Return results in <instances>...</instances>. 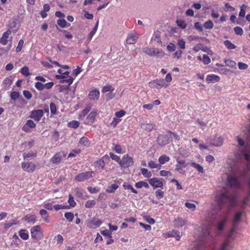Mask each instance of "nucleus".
I'll use <instances>...</instances> for the list:
<instances>
[{"instance_id": "nucleus-47", "label": "nucleus", "mask_w": 250, "mask_h": 250, "mask_svg": "<svg viewBox=\"0 0 250 250\" xmlns=\"http://www.w3.org/2000/svg\"><path fill=\"white\" fill-rule=\"evenodd\" d=\"M123 186L125 189L131 190V191L134 193L137 194L138 193L136 189H135L130 185L127 183H124Z\"/></svg>"}, {"instance_id": "nucleus-38", "label": "nucleus", "mask_w": 250, "mask_h": 250, "mask_svg": "<svg viewBox=\"0 0 250 250\" xmlns=\"http://www.w3.org/2000/svg\"><path fill=\"white\" fill-rule=\"evenodd\" d=\"M12 80L10 78H6L2 82V84L6 89L9 88L12 83Z\"/></svg>"}, {"instance_id": "nucleus-7", "label": "nucleus", "mask_w": 250, "mask_h": 250, "mask_svg": "<svg viewBox=\"0 0 250 250\" xmlns=\"http://www.w3.org/2000/svg\"><path fill=\"white\" fill-rule=\"evenodd\" d=\"M93 171H85L79 173L76 176L75 180L78 182H82L87 180L92 177Z\"/></svg>"}, {"instance_id": "nucleus-45", "label": "nucleus", "mask_w": 250, "mask_h": 250, "mask_svg": "<svg viewBox=\"0 0 250 250\" xmlns=\"http://www.w3.org/2000/svg\"><path fill=\"white\" fill-rule=\"evenodd\" d=\"M64 217L69 222L73 221L74 218V214L71 212H67L64 213Z\"/></svg>"}, {"instance_id": "nucleus-19", "label": "nucleus", "mask_w": 250, "mask_h": 250, "mask_svg": "<svg viewBox=\"0 0 250 250\" xmlns=\"http://www.w3.org/2000/svg\"><path fill=\"white\" fill-rule=\"evenodd\" d=\"M100 96V92L97 89L91 91L88 94V98L90 100L97 101Z\"/></svg>"}, {"instance_id": "nucleus-22", "label": "nucleus", "mask_w": 250, "mask_h": 250, "mask_svg": "<svg viewBox=\"0 0 250 250\" xmlns=\"http://www.w3.org/2000/svg\"><path fill=\"white\" fill-rule=\"evenodd\" d=\"M141 126L142 129L148 132L151 131L156 129L155 125L152 124H142Z\"/></svg>"}, {"instance_id": "nucleus-42", "label": "nucleus", "mask_w": 250, "mask_h": 250, "mask_svg": "<svg viewBox=\"0 0 250 250\" xmlns=\"http://www.w3.org/2000/svg\"><path fill=\"white\" fill-rule=\"evenodd\" d=\"M118 187H119L117 184H112L107 188L106 191L108 193H113L118 188Z\"/></svg>"}, {"instance_id": "nucleus-63", "label": "nucleus", "mask_w": 250, "mask_h": 250, "mask_svg": "<svg viewBox=\"0 0 250 250\" xmlns=\"http://www.w3.org/2000/svg\"><path fill=\"white\" fill-rule=\"evenodd\" d=\"M35 87L40 91L44 89V84L40 82H36L35 84Z\"/></svg>"}, {"instance_id": "nucleus-17", "label": "nucleus", "mask_w": 250, "mask_h": 250, "mask_svg": "<svg viewBox=\"0 0 250 250\" xmlns=\"http://www.w3.org/2000/svg\"><path fill=\"white\" fill-rule=\"evenodd\" d=\"M148 182L154 188H162L163 186V183L157 178L149 179Z\"/></svg>"}, {"instance_id": "nucleus-36", "label": "nucleus", "mask_w": 250, "mask_h": 250, "mask_svg": "<svg viewBox=\"0 0 250 250\" xmlns=\"http://www.w3.org/2000/svg\"><path fill=\"white\" fill-rule=\"evenodd\" d=\"M135 186L137 188H141L145 187L148 188H149L148 184L145 181H140L135 183Z\"/></svg>"}, {"instance_id": "nucleus-32", "label": "nucleus", "mask_w": 250, "mask_h": 250, "mask_svg": "<svg viewBox=\"0 0 250 250\" xmlns=\"http://www.w3.org/2000/svg\"><path fill=\"white\" fill-rule=\"evenodd\" d=\"M57 24L62 28L70 26V24L68 23L64 19H59L57 20Z\"/></svg>"}, {"instance_id": "nucleus-29", "label": "nucleus", "mask_w": 250, "mask_h": 250, "mask_svg": "<svg viewBox=\"0 0 250 250\" xmlns=\"http://www.w3.org/2000/svg\"><path fill=\"white\" fill-rule=\"evenodd\" d=\"M197 58L199 61H202L205 64H208L210 62L209 57L206 54H204L203 57L199 56Z\"/></svg>"}, {"instance_id": "nucleus-55", "label": "nucleus", "mask_w": 250, "mask_h": 250, "mask_svg": "<svg viewBox=\"0 0 250 250\" xmlns=\"http://www.w3.org/2000/svg\"><path fill=\"white\" fill-rule=\"evenodd\" d=\"M79 125L80 123L77 121H72L68 123V126L74 128H77Z\"/></svg>"}, {"instance_id": "nucleus-64", "label": "nucleus", "mask_w": 250, "mask_h": 250, "mask_svg": "<svg viewBox=\"0 0 250 250\" xmlns=\"http://www.w3.org/2000/svg\"><path fill=\"white\" fill-rule=\"evenodd\" d=\"M10 96L12 100L15 101L19 97L20 94L18 92L13 91L11 92Z\"/></svg>"}, {"instance_id": "nucleus-1", "label": "nucleus", "mask_w": 250, "mask_h": 250, "mask_svg": "<svg viewBox=\"0 0 250 250\" xmlns=\"http://www.w3.org/2000/svg\"><path fill=\"white\" fill-rule=\"evenodd\" d=\"M236 140L238 143V150L243 155L244 159L247 161H250V146L246 143L245 140L239 136H237Z\"/></svg>"}, {"instance_id": "nucleus-28", "label": "nucleus", "mask_w": 250, "mask_h": 250, "mask_svg": "<svg viewBox=\"0 0 250 250\" xmlns=\"http://www.w3.org/2000/svg\"><path fill=\"white\" fill-rule=\"evenodd\" d=\"M20 237L24 240H26L29 238V234L27 231L25 229H22L19 232Z\"/></svg>"}, {"instance_id": "nucleus-41", "label": "nucleus", "mask_w": 250, "mask_h": 250, "mask_svg": "<svg viewBox=\"0 0 250 250\" xmlns=\"http://www.w3.org/2000/svg\"><path fill=\"white\" fill-rule=\"evenodd\" d=\"M218 72L220 74L225 75H230L232 71L228 68H221L218 70Z\"/></svg>"}, {"instance_id": "nucleus-23", "label": "nucleus", "mask_w": 250, "mask_h": 250, "mask_svg": "<svg viewBox=\"0 0 250 250\" xmlns=\"http://www.w3.org/2000/svg\"><path fill=\"white\" fill-rule=\"evenodd\" d=\"M228 217H225L221 220L219 221L217 223V229L218 230L221 231L223 229L227 221Z\"/></svg>"}, {"instance_id": "nucleus-16", "label": "nucleus", "mask_w": 250, "mask_h": 250, "mask_svg": "<svg viewBox=\"0 0 250 250\" xmlns=\"http://www.w3.org/2000/svg\"><path fill=\"white\" fill-rule=\"evenodd\" d=\"M98 114V110L96 109H93L86 117V120L88 124H92L95 120L96 116Z\"/></svg>"}, {"instance_id": "nucleus-58", "label": "nucleus", "mask_w": 250, "mask_h": 250, "mask_svg": "<svg viewBox=\"0 0 250 250\" xmlns=\"http://www.w3.org/2000/svg\"><path fill=\"white\" fill-rule=\"evenodd\" d=\"M50 112L52 114H56L57 113V107L55 104L51 103L50 104Z\"/></svg>"}, {"instance_id": "nucleus-27", "label": "nucleus", "mask_w": 250, "mask_h": 250, "mask_svg": "<svg viewBox=\"0 0 250 250\" xmlns=\"http://www.w3.org/2000/svg\"><path fill=\"white\" fill-rule=\"evenodd\" d=\"M27 126L30 128H35L36 127V124L32 120H28L26 121L25 125L22 127L23 131L26 132L27 131Z\"/></svg>"}, {"instance_id": "nucleus-52", "label": "nucleus", "mask_w": 250, "mask_h": 250, "mask_svg": "<svg viewBox=\"0 0 250 250\" xmlns=\"http://www.w3.org/2000/svg\"><path fill=\"white\" fill-rule=\"evenodd\" d=\"M68 203L69 204V205L72 207H74L76 205V203L74 201L73 196L70 194H69Z\"/></svg>"}, {"instance_id": "nucleus-49", "label": "nucleus", "mask_w": 250, "mask_h": 250, "mask_svg": "<svg viewBox=\"0 0 250 250\" xmlns=\"http://www.w3.org/2000/svg\"><path fill=\"white\" fill-rule=\"evenodd\" d=\"M231 248L230 242L229 240L225 241L221 247L220 250H228L229 248Z\"/></svg>"}, {"instance_id": "nucleus-4", "label": "nucleus", "mask_w": 250, "mask_h": 250, "mask_svg": "<svg viewBox=\"0 0 250 250\" xmlns=\"http://www.w3.org/2000/svg\"><path fill=\"white\" fill-rule=\"evenodd\" d=\"M31 237L35 239H41L43 237V232L40 226L37 225L32 227L30 229Z\"/></svg>"}, {"instance_id": "nucleus-60", "label": "nucleus", "mask_w": 250, "mask_h": 250, "mask_svg": "<svg viewBox=\"0 0 250 250\" xmlns=\"http://www.w3.org/2000/svg\"><path fill=\"white\" fill-rule=\"evenodd\" d=\"M81 152V150L79 149H73L68 155V157H73L76 156V154H79Z\"/></svg>"}, {"instance_id": "nucleus-61", "label": "nucleus", "mask_w": 250, "mask_h": 250, "mask_svg": "<svg viewBox=\"0 0 250 250\" xmlns=\"http://www.w3.org/2000/svg\"><path fill=\"white\" fill-rule=\"evenodd\" d=\"M234 31L235 33L238 35H242L244 33L243 29L238 26L235 27L234 28Z\"/></svg>"}, {"instance_id": "nucleus-51", "label": "nucleus", "mask_w": 250, "mask_h": 250, "mask_svg": "<svg viewBox=\"0 0 250 250\" xmlns=\"http://www.w3.org/2000/svg\"><path fill=\"white\" fill-rule=\"evenodd\" d=\"M21 73L25 76L30 75L29 68L27 66H23L20 71Z\"/></svg>"}, {"instance_id": "nucleus-9", "label": "nucleus", "mask_w": 250, "mask_h": 250, "mask_svg": "<svg viewBox=\"0 0 250 250\" xmlns=\"http://www.w3.org/2000/svg\"><path fill=\"white\" fill-rule=\"evenodd\" d=\"M170 140L168 131L166 135H160L157 138L158 143L161 146L168 144Z\"/></svg>"}, {"instance_id": "nucleus-24", "label": "nucleus", "mask_w": 250, "mask_h": 250, "mask_svg": "<svg viewBox=\"0 0 250 250\" xmlns=\"http://www.w3.org/2000/svg\"><path fill=\"white\" fill-rule=\"evenodd\" d=\"M24 220L26 222L33 224L36 221V217L34 215H27L24 218Z\"/></svg>"}, {"instance_id": "nucleus-44", "label": "nucleus", "mask_w": 250, "mask_h": 250, "mask_svg": "<svg viewBox=\"0 0 250 250\" xmlns=\"http://www.w3.org/2000/svg\"><path fill=\"white\" fill-rule=\"evenodd\" d=\"M109 156L113 160L115 161L117 163L119 164L120 165V164L121 163V160L120 159V157L115 154H114L113 153L110 152L109 153Z\"/></svg>"}, {"instance_id": "nucleus-5", "label": "nucleus", "mask_w": 250, "mask_h": 250, "mask_svg": "<svg viewBox=\"0 0 250 250\" xmlns=\"http://www.w3.org/2000/svg\"><path fill=\"white\" fill-rule=\"evenodd\" d=\"M168 85V84L166 83L165 80L162 78L157 79L149 83V86L151 88H159V86L160 87H166Z\"/></svg>"}, {"instance_id": "nucleus-21", "label": "nucleus", "mask_w": 250, "mask_h": 250, "mask_svg": "<svg viewBox=\"0 0 250 250\" xmlns=\"http://www.w3.org/2000/svg\"><path fill=\"white\" fill-rule=\"evenodd\" d=\"M220 80V77L218 75L215 74L208 75L206 77V81L208 83L218 82Z\"/></svg>"}, {"instance_id": "nucleus-18", "label": "nucleus", "mask_w": 250, "mask_h": 250, "mask_svg": "<svg viewBox=\"0 0 250 250\" xmlns=\"http://www.w3.org/2000/svg\"><path fill=\"white\" fill-rule=\"evenodd\" d=\"M106 158L108 159L109 157L107 154H105L102 158V159L95 161L94 163L95 167L98 168L104 169L105 166V162L104 161V159Z\"/></svg>"}, {"instance_id": "nucleus-59", "label": "nucleus", "mask_w": 250, "mask_h": 250, "mask_svg": "<svg viewBox=\"0 0 250 250\" xmlns=\"http://www.w3.org/2000/svg\"><path fill=\"white\" fill-rule=\"evenodd\" d=\"M74 79L71 76H68L67 78L64 79L63 80L61 81V83H66L69 85L71 84L73 82Z\"/></svg>"}, {"instance_id": "nucleus-40", "label": "nucleus", "mask_w": 250, "mask_h": 250, "mask_svg": "<svg viewBox=\"0 0 250 250\" xmlns=\"http://www.w3.org/2000/svg\"><path fill=\"white\" fill-rule=\"evenodd\" d=\"M141 171L143 175L147 178H150L152 176L151 171H148L147 169L145 168H142Z\"/></svg>"}, {"instance_id": "nucleus-33", "label": "nucleus", "mask_w": 250, "mask_h": 250, "mask_svg": "<svg viewBox=\"0 0 250 250\" xmlns=\"http://www.w3.org/2000/svg\"><path fill=\"white\" fill-rule=\"evenodd\" d=\"M148 166L150 168H151V169L157 168L158 169H160L162 167L161 165H160L159 164L156 163L155 162H154L152 160H151L148 162Z\"/></svg>"}, {"instance_id": "nucleus-2", "label": "nucleus", "mask_w": 250, "mask_h": 250, "mask_svg": "<svg viewBox=\"0 0 250 250\" xmlns=\"http://www.w3.org/2000/svg\"><path fill=\"white\" fill-rule=\"evenodd\" d=\"M215 201L218 205L220 207L226 203L232 204L234 201V198L228 193H220L216 195Z\"/></svg>"}, {"instance_id": "nucleus-26", "label": "nucleus", "mask_w": 250, "mask_h": 250, "mask_svg": "<svg viewBox=\"0 0 250 250\" xmlns=\"http://www.w3.org/2000/svg\"><path fill=\"white\" fill-rule=\"evenodd\" d=\"M98 25H99V22L97 21V23H96L94 27L92 29V30L91 31V32L88 35L87 40L88 41V42H89L91 40L92 37L96 33L97 29H98Z\"/></svg>"}, {"instance_id": "nucleus-20", "label": "nucleus", "mask_w": 250, "mask_h": 250, "mask_svg": "<svg viewBox=\"0 0 250 250\" xmlns=\"http://www.w3.org/2000/svg\"><path fill=\"white\" fill-rule=\"evenodd\" d=\"M11 34L10 30H8L7 31L4 32L2 34L1 38L0 39V43L5 45L7 43V39L9 36Z\"/></svg>"}, {"instance_id": "nucleus-53", "label": "nucleus", "mask_w": 250, "mask_h": 250, "mask_svg": "<svg viewBox=\"0 0 250 250\" xmlns=\"http://www.w3.org/2000/svg\"><path fill=\"white\" fill-rule=\"evenodd\" d=\"M185 205L188 208L190 209L191 211H194L196 208V205L190 202H186Z\"/></svg>"}, {"instance_id": "nucleus-8", "label": "nucleus", "mask_w": 250, "mask_h": 250, "mask_svg": "<svg viewBox=\"0 0 250 250\" xmlns=\"http://www.w3.org/2000/svg\"><path fill=\"white\" fill-rule=\"evenodd\" d=\"M134 162L133 158L130 157L128 154L125 155L120 164V166L123 167H128L133 165Z\"/></svg>"}, {"instance_id": "nucleus-35", "label": "nucleus", "mask_w": 250, "mask_h": 250, "mask_svg": "<svg viewBox=\"0 0 250 250\" xmlns=\"http://www.w3.org/2000/svg\"><path fill=\"white\" fill-rule=\"evenodd\" d=\"M176 23L177 26L181 29H185L187 26L185 20L183 19H177L176 20Z\"/></svg>"}, {"instance_id": "nucleus-46", "label": "nucleus", "mask_w": 250, "mask_h": 250, "mask_svg": "<svg viewBox=\"0 0 250 250\" xmlns=\"http://www.w3.org/2000/svg\"><path fill=\"white\" fill-rule=\"evenodd\" d=\"M204 27L206 29H211L213 27V23L211 21L208 20L204 23Z\"/></svg>"}, {"instance_id": "nucleus-15", "label": "nucleus", "mask_w": 250, "mask_h": 250, "mask_svg": "<svg viewBox=\"0 0 250 250\" xmlns=\"http://www.w3.org/2000/svg\"><path fill=\"white\" fill-rule=\"evenodd\" d=\"M66 154L63 152H60L54 155V156L50 159V161L56 164H59L62 157H65Z\"/></svg>"}, {"instance_id": "nucleus-6", "label": "nucleus", "mask_w": 250, "mask_h": 250, "mask_svg": "<svg viewBox=\"0 0 250 250\" xmlns=\"http://www.w3.org/2000/svg\"><path fill=\"white\" fill-rule=\"evenodd\" d=\"M242 216V212L241 211H238L235 213L232 218V222L233 223V228L231 230L230 233L229 234V237H232V233L235 231L236 228L237 227V224L241 220Z\"/></svg>"}, {"instance_id": "nucleus-57", "label": "nucleus", "mask_w": 250, "mask_h": 250, "mask_svg": "<svg viewBox=\"0 0 250 250\" xmlns=\"http://www.w3.org/2000/svg\"><path fill=\"white\" fill-rule=\"evenodd\" d=\"M114 89V88H113L112 86L110 85H106L103 87L102 92L103 93H106L107 92H112Z\"/></svg>"}, {"instance_id": "nucleus-30", "label": "nucleus", "mask_w": 250, "mask_h": 250, "mask_svg": "<svg viewBox=\"0 0 250 250\" xmlns=\"http://www.w3.org/2000/svg\"><path fill=\"white\" fill-rule=\"evenodd\" d=\"M223 144V140L221 137H216L213 141L212 145L215 146H220Z\"/></svg>"}, {"instance_id": "nucleus-50", "label": "nucleus", "mask_w": 250, "mask_h": 250, "mask_svg": "<svg viewBox=\"0 0 250 250\" xmlns=\"http://www.w3.org/2000/svg\"><path fill=\"white\" fill-rule=\"evenodd\" d=\"M191 165L193 167H194L195 168H196L198 170L199 172H201L202 173H204V168L200 165H199V164H197L196 163H192L191 164Z\"/></svg>"}, {"instance_id": "nucleus-43", "label": "nucleus", "mask_w": 250, "mask_h": 250, "mask_svg": "<svg viewBox=\"0 0 250 250\" xmlns=\"http://www.w3.org/2000/svg\"><path fill=\"white\" fill-rule=\"evenodd\" d=\"M224 43L226 47L229 49H235L236 46L232 43L229 41L226 40L224 42Z\"/></svg>"}, {"instance_id": "nucleus-3", "label": "nucleus", "mask_w": 250, "mask_h": 250, "mask_svg": "<svg viewBox=\"0 0 250 250\" xmlns=\"http://www.w3.org/2000/svg\"><path fill=\"white\" fill-rule=\"evenodd\" d=\"M143 52L150 57H156L157 58L162 57L165 55V53L162 49L154 47L145 48L143 49Z\"/></svg>"}, {"instance_id": "nucleus-13", "label": "nucleus", "mask_w": 250, "mask_h": 250, "mask_svg": "<svg viewBox=\"0 0 250 250\" xmlns=\"http://www.w3.org/2000/svg\"><path fill=\"white\" fill-rule=\"evenodd\" d=\"M228 185L230 187H237L239 185L238 179L234 175H229L227 177Z\"/></svg>"}, {"instance_id": "nucleus-25", "label": "nucleus", "mask_w": 250, "mask_h": 250, "mask_svg": "<svg viewBox=\"0 0 250 250\" xmlns=\"http://www.w3.org/2000/svg\"><path fill=\"white\" fill-rule=\"evenodd\" d=\"M40 214L42 216V217L43 221L46 223L49 222V215L47 211L44 209H42L40 211Z\"/></svg>"}, {"instance_id": "nucleus-37", "label": "nucleus", "mask_w": 250, "mask_h": 250, "mask_svg": "<svg viewBox=\"0 0 250 250\" xmlns=\"http://www.w3.org/2000/svg\"><path fill=\"white\" fill-rule=\"evenodd\" d=\"M113 146L112 147V150L118 154L124 153L123 149L120 145L118 144H113Z\"/></svg>"}, {"instance_id": "nucleus-14", "label": "nucleus", "mask_w": 250, "mask_h": 250, "mask_svg": "<svg viewBox=\"0 0 250 250\" xmlns=\"http://www.w3.org/2000/svg\"><path fill=\"white\" fill-rule=\"evenodd\" d=\"M102 223V221L100 219L93 217L88 222V226L90 228L95 229L99 227Z\"/></svg>"}, {"instance_id": "nucleus-12", "label": "nucleus", "mask_w": 250, "mask_h": 250, "mask_svg": "<svg viewBox=\"0 0 250 250\" xmlns=\"http://www.w3.org/2000/svg\"><path fill=\"white\" fill-rule=\"evenodd\" d=\"M139 37V34L136 32H131L127 35L126 42L129 44H133L136 42Z\"/></svg>"}, {"instance_id": "nucleus-54", "label": "nucleus", "mask_w": 250, "mask_h": 250, "mask_svg": "<svg viewBox=\"0 0 250 250\" xmlns=\"http://www.w3.org/2000/svg\"><path fill=\"white\" fill-rule=\"evenodd\" d=\"M23 40L22 39L20 40L16 49V51L17 52H20L23 46Z\"/></svg>"}, {"instance_id": "nucleus-31", "label": "nucleus", "mask_w": 250, "mask_h": 250, "mask_svg": "<svg viewBox=\"0 0 250 250\" xmlns=\"http://www.w3.org/2000/svg\"><path fill=\"white\" fill-rule=\"evenodd\" d=\"M170 158L168 156H167L165 154H164L159 157L158 159V161L159 162V164L160 165H162L168 162Z\"/></svg>"}, {"instance_id": "nucleus-39", "label": "nucleus", "mask_w": 250, "mask_h": 250, "mask_svg": "<svg viewBox=\"0 0 250 250\" xmlns=\"http://www.w3.org/2000/svg\"><path fill=\"white\" fill-rule=\"evenodd\" d=\"M79 144L83 146H88L90 145V142L86 137H83L80 139Z\"/></svg>"}, {"instance_id": "nucleus-34", "label": "nucleus", "mask_w": 250, "mask_h": 250, "mask_svg": "<svg viewBox=\"0 0 250 250\" xmlns=\"http://www.w3.org/2000/svg\"><path fill=\"white\" fill-rule=\"evenodd\" d=\"M185 224V221L182 218H178L174 220V225L176 227H182Z\"/></svg>"}, {"instance_id": "nucleus-48", "label": "nucleus", "mask_w": 250, "mask_h": 250, "mask_svg": "<svg viewBox=\"0 0 250 250\" xmlns=\"http://www.w3.org/2000/svg\"><path fill=\"white\" fill-rule=\"evenodd\" d=\"M69 74V72L67 71L65 72H63L62 75H56L55 78L58 80L64 79L66 78L67 76L68 77Z\"/></svg>"}, {"instance_id": "nucleus-56", "label": "nucleus", "mask_w": 250, "mask_h": 250, "mask_svg": "<svg viewBox=\"0 0 250 250\" xmlns=\"http://www.w3.org/2000/svg\"><path fill=\"white\" fill-rule=\"evenodd\" d=\"M96 202L94 200H88L85 202V206L86 208H90L95 205Z\"/></svg>"}, {"instance_id": "nucleus-11", "label": "nucleus", "mask_w": 250, "mask_h": 250, "mask_svg": "<svg viewBox=\"0 0 250 250\" xmlns=\"http://www.w3.org/2000/svg\"><path fill=\"white\" fill-rule=\"evenodd\" d=\"M21 166L24 171L29 173L34 172L36 168V165L32 162H22Z\"/></svg>"}, {"instance_id": "nucleus-10", "label": "nucleus", "mask_w": 250, "mask_h": 250, "mask_svg": "<svg viewBox=\"0 0 250 250\" xmlns=\"http://www.w3.org/2000/svg\"><path fill=\"white\" fill-rule=\"evenodd\" d=\"M44 112L42 109L34 110L31 112L30 117L35 121L39 122L43 116Z\"/></svg>"}, {"instance_id": "nucleus-62", "label": "nucleus", "mask_w": 250, "mask_h": 250, "mask_svg": "<svg viewBox=\"0 0 250 250\" xmlns=\"http://www.w3.org/2000/svg\"><path fill=\"white\" fill-rule=\"evenodd\" d=\"M177 44L180 49H184L185 48V42L183 39L179 40Z\"/></svg>"}]
</instances>
